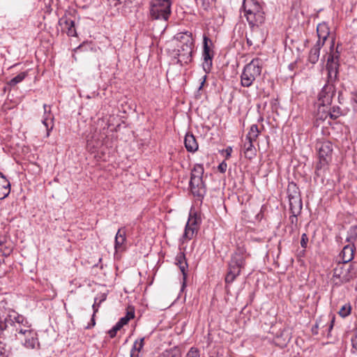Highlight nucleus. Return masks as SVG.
Listing matches in <instances>:
<instances>
[{"label":"nucleus","instance_id":"nucleus-33","mask_svg":"<svg viewBox=\"0 0 357 357\" xmlns=\"http://www.w3.org/2000/svg\"><path fill=\"white\" fill-rule=\"evenodd\" d=\"M334 45H335V39L332 38L331 44V47H330V52H329V55H328V57L327 59H328L329 61L338 62L339 57H340V52L337 50L338 47H337L336 50H334Z\"/></svg>","mask_w":357,"mask_h":357},{"label":"nucleus","instance_id":"nucleus-8","mask_svg":"<svg viewBox=\"0 0 357 357\" xmlns=\"http://www.w3.org/2000/svg\"><path fill=\"white\" fill-rule=\"evenodd\" d=\"M203 66L205 70H209L212 67V60L214 56V52L213 50V42L206 35H204L203 36Z\"/></svg>","mask_w":357,"mask_h":357},{"label":"nucleus","instance_id":"nucleus-7","mask_svg":"<svg viewBox=\"0 0 357 357\" xmlns=\"http://www.w3.org/2000/svg\"><path fill=\"white\" fill-rule=\"evenodd\" d=\"M170 0H151V15L155 20H167L171 13Z\"/></svg>","mask_w":357,"mask_h":357},{"label":"nucleus","instance_id":"nucleus-26","mask_svg":"<svg viewBox=\"0 0 357 357\" xmlns=\"http://www.w3.org/2000/svg\"><path fill=\"white\" fill-rule=\"evenodd\" d=\"M255 141H246L244 143V154L245 158L252 159L256 155V149L253 145Z\"/></svg>","mask_w":357,"mask_h":357},{"label":"nucleus","instance_id":"nucleus-29","mask_svg":"<svg viewBox=\"0 0 357 357\" xmlns=\"http://www.w3.org/2000/svg\"><path fill=\"white\" fill-rule=\"evenodd\" d=\"M287 195L289 199L301 197L299 188L295 183L291 182L289 183L287 187Z\"/></svg>","mask_w":357,"mask_h":357},{"label":"nucleus","instance_id":"nucleus-28","mask_svg":"<svg viewBox=\"0 0 357 357\" xmlns=\"http://www.w3.org/2000/svg\"><path fill=\"white\" fill-rule=\"evenodd\" d=\"M144 337L136 340L130 351V357H139V352L144 347Z\"/></svg>","mask_w":357,"mask_h":357},{"label":"nucleus","instance_id":"nucleus-10","mask_svg":"<svg viewBox=\"0 0 357 357\" xmlns=\"http://www.w3.org/2000/svg\"><path fill=\"white\" fill-rule=\"evenodd\" d=\"M190 188L192 194L199 199H202L206 192L202 177H190Z\"/></svg>","mask_w":357,"mask_h":357},{"label":"nucleus","instance_id":"nucleus-36","mask_svg":"<svg viewBox=\"0 0 357 357\" xmlns=\"http://www.w3.org/2000/svg\"><path fill=\"white\" fill-rule=\"evenodd\" d=\"M204 174V167L202 165L196 164L191 172L190 177H202Z\"/></svg>","mask_w":357,"mask_h":357},{"label":"nucleus","instance_id":"nucleus-15","mask_svg":"<svg viewBox=\"0 0 357 357\" xmlns=\"http://www.w3.org/2000/svg\"><path fill=\"white\" fill-rule=\"evenodd\" d=\"M126 230L125 227L119 229L115 236L114 249L115 251L122 252L126 250Z\"/></svg>","mask_w":357,"mask_h":357},{"label":"nucleus","instance_id":"nucleus-44","mask_svg":"<svg viewBox=\"0 0 357 357\" xmlns=\"http://www.w3.org/2000/svg\"><path fill=\"white\" fill-rule=\"evenodd\" d=\"M227 167V163L222 162L218 165V169L221 173H225L226 172Z\"/></svg>","mask_w":357,"mask_h":357},{"label":"nucleus","instance_id":"nucleus-17","mask_svg":"<svg viewBox=\"0 0 357 357\" xmlns=\"http://www.w3.org/2000/svg\"><path fill=\"white\" fill-rule=\"evenodd\" d=\"M175 261L176 264L179 267V269L183 274V280L184 283L187 278V271L188 268L184 252H179L176 256Z\"/></svg>","mask_w":357,"mask_h":357},{"label":"nucleus","instance_id":"nucleus-49","mask_svg":"<svg viewBox=\"0 0 357 357\" xmlns=\"http://www.w3.org/2000/svg\"><path fill=\"white\" fill-rule=\"evenodd\" d=\"M205 80H206V76L203 77V80H202V82L201 83V85L199 86V89L202 88V86H203V85H204V84L205 82Z\"/></svg>","mask_w":357,"mask_h":357},{"label":"nucleus","instance_id":"nucleus-25","mask_svg":"<svg viewBox=\"0 0 357 357\" xmlns=\"http://www.w3.org/2000/svg\"><path fill=\"white\" fill-rule=\"evenodd\" d=\"M24 345L29 349H33L38 344V339L36 337V333L33 331L30 333V335H26L23 337Z\"/></svg>","mask_w":357,"mask_h":357},{"label":"nucleus","instance_id":"nucleus-30","mask_svg":"<svg viewBox=\"0 0 357 357\" xmlns=\"http://www.w3.org/2000/svg\"><path fill=\"white\" fill-rule=\"evenodd\" d=\"M259 133L260 130H259L257 125L253 124L250 126V130L248 135H246L245 140L255 142Z\"/></svg>","mask_w":357,"mask_h":357},{"label":"nucleus","instance_id":"nucleus-3","mask_svg":"<svg viewBox=\"0 0 357 357\" xmlns=\"http://www.w3.org/2000/svg\"><path fill=\"white\" fill-rule=\"evenodd\" d=\"M175 38L178 41V63L181 66L188 64L192 61L193 50V38L192 33L189 32L179 33Z\"/></svg>","mask_w":357,"mask_h":357},{"label":"nucleus","instance_id":"nucleus-18","mask_svg":"<svg viewBox=\"0 0 357 357\" xmlns=\"http://www.w3.org/2000/svg\"><path fill=\"white\" fill-rule=\"evenodd\" d=\"M317 33L318 36L317 41L322 42L324 44L330 35V29L328 24L324 22L319 23L317 26Z\"/></svg>","mask_w":357,"mask_h":357},{"label":"nucleus","instance_id":"nucleus-23","mask_svg":"<svg viewBox=\"0 0 357 357\" xmlns=\"http://www.w3.org/2000/svg\"><path fill=\"white\" fill-rule=\"evenodd\" d=\"M324 45L322 42L317 41L315 45L311 48L308 56V60L310 63L314 64L319 61L320 50Z\"/></svg>","mask_w":357,"mask_h":357},{"label":"nucleus","instance_id":"nucleus-39","mask_svg":"<svg viewBox=\"0 0 357 357\" xmlns=\"http://www.w3.org/2000/svg\"><path fill=\"white\" fill-rule=\"evenodd\" d=\"M342 114L341 109L340 107H333L331 110L329 112V116L332 119H337Z\"/></svg>","mask_w":357,"mask_h":357},{"label":"nucleus","instance_id":"nucleus-13","mask_svg":"<svg viewBox=\"0 0 357 357\" xmlns=\"http://www.w3.org/2000/svg\"><path fill=\"white\" fill-rule=\"evenodd\" d=\"M59 24L61 27L62 30L66 32L68 36L74 37L77 36L75 22L67 16H63L61 17L59 20Z\"/></svg>","mask_w":357,"mask_h":357},{"label":"nucleus","instance_id":"nucleus-22","mask_svg":"<svg viewBox=\"0 0 357 357\" xmlns=\"http://www.w3.org/2000/svg\"><path fill=\"white\" fill-rule=\"evenodd\" d=\"M185 147L188 151L194 153L198 149V143L195 137L190 132L186 133L184 139Z\"/></svg>","mask_w":357,"mask_h":357},{"label":"nucleus","instance_id":"nucleus-5","mask_svg":"<svg viewBox=\"0 0 357 357\" xmlns=\"http://www.w3.org/2000/svg\"><path fill=\"white\" fill-rule=\"evenodd\" d=\"M261 61L254 59L245 65L241 75V85L243 87H250L260 77L261 73Z\"/></svg>","mask_w":357,"mask_h":357},{"label":"nucleus","instance_id":"nucleus-24","mask_svg":"<svg viewBox=\"0 0 357 357\" xmlns=\"http://www.w3.org/2000/svg\"><path fill=\"white\" fill-rule=\"evenodd\" d=\"M289 202L291 214L299 215L303 208L301 197L289 199Z\"/></svg>","mask_w":357,"mask_h":357},{"label":"nucleus","instance_id":"nucleus-46","mask_svg":"<svg viewBox=\"0 0 357 357\" xmlns=\"http://www.w3.org/2000/svg\"><path fill=\"white\" fill-rule=\"evenodd\" d=\"M353 349L357 351V333L351 340Z\"/></svg>","mask_w":357,"mask_h":357},{"label":"nucleus","instance_id":"nucleus-45","mask_svg":"<svg viewBox=\"0 0 357 357\" xmlns=\"http://www.w3.org/2000/svg\"><path fill=\"white\" fill-rule=\"evenodd\" d=\"M100 305V303H96V299L95 303L92 305L93 310V316H95L96 313L98 312Z\"/></svg>","mask_w":357,"mask_h":357},{"label":"nucleus","instance_id":"nucleus-20","mask_svg":"<svg viewBox=\"0 0 357 357\" xmlns=\"http://www.w3.org/2000/svg\"><path fill=\"white\" fill-rule=\"evenodd\" d=\"M10 192V183L6 177L0 172V200L8 196Z\"/></svg>","mask_w":357,"mask_h":357},{"label":"nucleus","instance_id":"nucleus-43","mask_svg":"<svg viewBox=\"0 0 357 357\" xmlns=\"http://www.w3.org/2000/svg\"><path fill=\"white\" fill-rule=\"evenodd\" d=\"M120 329L121 328L119 327H118V326L116 324H115V326L111 330H109L108 332L110 337H112V338L114 337L116 335L117 331H119Z\"/></svg>","mask_w":357,"mask_h":357},{"label":"nucleus","instance_id":"nucleus-12","mask_svg":"<svg viewBox=\"0 0 357 357\" xmlns=\"http://www.w3.org/2000/svg\"><path fill=\"white\" fill-rule=\"evenodd\" d=\"M334 95V87L332 84H326L319 93V101L323 106L330 105Z\"/></svg>","mask_w":357,"mask_h":357},{"label":"nucleus","instance_id":"nucleus-47","mask_svg":"<svg viewBox=\"0 0 357 357\" xmlns=\"http://www.w3.org/2000/svg\"><path fill=\"white\" fill-rule=\"evenodd\" d=\"M351 99L357 104V90H355L351 93Z\"/></svg>","mask_w":357,"mask_h":357},{"label":"nucleus","instance_id":"nucleus-14","mask_svg":"<svg viewBox=\"0 0 357 357\" xmlns=\"http://www.w3.org/2000/svg\"><path fill=\"white\" fill-rule=\"evenodd\" d=\"M44 117L42 120L43 124L45 126L47 130V137L50 136V132L54 128V116L51 114L50 105L44 104Z\"/></svg>","mask_w":357,"mask_h":357},{"label":"nucleus","instance_id":"nucleus-50","mask_svg":"<svg viewBox=\"0 0 357 357\" xmlns=\"http://www.w3.org/2000/svg\"><path fill=\"white\" fill-rule=\"evenodd\" d=\"M94 317L95 316L93 315L92 316V319H91V322H92V326H93L96 324Z\"/></svg>","mask_w":357,"mask_h":357},{"label":"nucleus","instance_id":"nucleus-9","mask_svg":"<svg viewBox=\"0 0 357 357\" xmlns=\"http://www.w3.org/2000/svg\"><path fill=\"white\" fill-rule=\"evenodd\" d=\"M199 229V218L196 215H190L188 220L186 223L184 233L182 238L183 240H190L197 234Z\"/></svg>","mask_w":357,"mask_h":357},{"label":"nucleus","instance_id":"nucleus-31","mask_svg":"<svg viewBox=\"0 0 357 357\" xmlns=\"http://www.w3.org/2000/svg\"><path fill=\"white\" fill-rule=\"evenodd\" d=\"M135 317V311L133 309L128 310L126 314L121 317L119 321L116 324L118 327L121 328L123 326L126 325L128 321Z\"/></svg>","mask_w":357,"mask_h":357},{"label":"nucleus","instance_id":"nucleus-48","mask_svg":"<svg viewBox=\"0 0 357 357\" xmlns=\"http://www.w3.org/2000/svg\"><path fill=\"white\" fill-rule=\"evenodd\" d=\"M247 43L248 45L251 46L254 45L255 42L252 40V39L247 37Z\"/></svg>","mask_w":357,"mask_h":357},{"label":"nucleus","instance_id":"nucleus-27","mask_svg":"<svg viewBox=\"0 0 357 357\" xmlns=\"http://www.w3.org/2000/svg\"><path fill=\"white\" fill-rule=\"evenodd\" d=\"M12 252V249L7 247L3 243L0 242V268L2 265H4L6 261L5 259Z\"/></svg>","mask_w":357,"mask_h":357},{"label":"nucleus","instance_id":"nucleus-34","mask_svg":"<svg viewBox=\"0 0 357 357\" xmlns=\"http://www.w3.org/2000/svg\"><path fill=\"white\" fill-rule=\"evenodd\" d=\"M26 76H27L26 72H22L20 74H18L17 76H15V77L11 79L9 81L8 84L11 86H14L17 84L22 82Z\"/></svg>","mask_w":357,"mask_h":357},{"label":"nucleus","instance_id":"nucleus-52","mask_svg":"<svg viewBox=\"0 0 357 357\" xmlns=\"http://www.w3.org/2000/svg\"><path fill=\"white\" fill-rule=\"evenodd\" d=\"M293 66H294V64H293V63H291V64L289 66V67L290 68H293Z\"/></svg>","mask_w":357,"mask_h":357},{"label":"nucleus","instance_id":"nucleus-19","mask_svg":"<svg viewBox=\"0 0 357 357\" xmlns=\"http://www.w3.org/2000/svg\"><path fill=\"white\" fill-rule=\"evenodd\" d=\"M298 215L291 214L289 218V224L286 227V231L289 232V235L292 236L294 238L298 236Z\"/></svg>","mask_w":357,"mask_h":357},{"label":"nucleus","instance_id":"nucleus-4","mask_svg":"<svg viewBox=\"0 0 357 357\" xmlns=\"http://www.w3.org/2000/svg\"><path fill=\"white\" fill-rule=\"evenodd\" d=\"M242 8L244 16L251 26H258L264 22L265 13L256 0H243Z\"/></svg>","mask_w":357,"mask_h":357},{"label":"nucleus","instance_id":"nucleus-51","mask_svg":"<svg viewBox=\"0 0 357 357\" xmlns=\"http://www.w3.org/2000/svg\"><path fill=\"white\" fill-rule=\"evenodd\" d=\"M227 154H228V155H230V151H231V147L228 148V149H227Z\"/></svg>","mask_w":357,"mask_h":357},{"label":"nucleus","instance_id":"nucleus-16","mask_svg":"<svg viewBox=\"0 0 357 357\" xmlns=\"http://www.w3.org/2000/svg\"><path fill=\"white\" fill-rule=\"evenodd\" d=\"M355 246L354 244L349 243L345 245L341 252L340 253L339 258L340 262L351 263V261L354 259Z\"/></svg>","mask_w":357,"mask_h":357},{"label":"nucleus","instance_id":"nucleus-11","mask_svg":"<svg viewBox=\"0 0 357 357\" xmlns=\"http://www.w3.org/2000/svg\"><path fill=\"white\" fill-rule=\"evenodd\" d=\"M335 318L332 317L331 319H328L325 320L324 318H321L316 321L314 326L312 328V332L313 334H318V329H322V333L324 334L327 332V336L329 335L331 331L333 329Z\"/></svg>","mask_w":357,"mask_h":357},{"label":"nucleus","instance_id":"nucleus-38","mask_svg":"<svg viewBox=\"0 0 357 357\" xmlns=\"http://www.w3.org/2000/svg\"><path fill=\"white\" fill-rule=\"evenodd\" d=\"M351 312V305L349 304L344 305L339 310V314L342 317H347Z\"/></svg>","mask_w":357,"mask_h":357},{"label":"nucleus","instance_id":"nucleus-41","mask_svg":"<svg viewBox=\"0 0 357 357\" xmlns=\"http://www.w3.org/2000/svg\"><path fill=\"white\" fill-rule=\"evenodd\" d=\"M197 4L201 3L202 8L204 10H207L210 7V2L208 0H197Z\"/></svg>","mask_w":357,"mask_h":357},{"label":"nucleus","instance_id":"nucleus-21","mask_svg":"<svg viewBox=\"0 0 357 357\" xmlns=\"http://www.w3.org/2000/svg\"><path fill=\"white\" fill-rule=\"evenodd\" d=\"M338 65V62L327 59L326 69L329 82H333L337 79Z\"/></svg>","mask_w":357,"mask_h":357},{"label":"nucleus","instance_id":"nucleus-2","mask_svg":"<svg viewBox=\"0 0 357 357\" xmlns=\"http://www.w3.org/2000/svg\"><path fill=\"white\" fill-rule=\"evenodd\" d=\"M333 271V282L337 286H340L356 278L357 263L337 261Z\"/></svg>","mask_w":357,"mask_h":357},{"label":"nucleus","instance_id":"nucleus-40","mask_svg":"<svg viewBox=\"0 0 357 357\" xmlns=\"http://www.w3.org/2000/svg\"><path fill=\"white\" fill-rule=\"evenodd\" d=\"M186 357H200L199 350L195 347H191L187 353Z\"/></svg>","mask_w":357,"mask_h":357},{"label":"nucleus","instance_id":"nucleus-42","mask_svg":"<svg viewBox=\"0 0 357 357\" xmlns=\"http://www.w3.org/2000/svg\"><path fill=\"white\" fill-rule=\"evenodd\" d=\"M308 243V237L305 233L303 234L301 239V245L303 248H306Z\"/></svg>","mask_w":357,"mask_h":357},{"label":"nucleus","instance_id":"nucleus-37","mask_svg":"<svg viewBox=\"0 0 357 357\" xmlns=\"http://www.w3.org/2000/svg\"><path fill=\"white\" fill-rule=\"evenodd\" d=\"M31 327H21L17 333V337L16 338L21 342H23V337L26 335H30V333L33 331Z\"/></svg>","mask_w":357,"mask_h":357},{"label":"nucleus","instance_id":"nucleus-6","mask_svg":"<svg viewBox=\"0 0 357 357\" xmlns=\"http://www.w3.org/2000/svg\"><path fill=\"white\" fill-rule=\"evenodd\" d=\"M316 149L318 152L319 161L317 165V169H321L326 167L332 160L333 144L330 141L319 139L316 143Z\"/></svg>","mask_w":357,"mask_h":357},{"label":"nucleus","instance_id":"nucleus-1","mask_svg":"<svg viewBox=\"0 0 357 357\" xmlns=\"http://www.w3.org/2000/svg\"><path fill=\"white\" fill-rule=\"evenodd\" d=\"M248 257V255L244 246H238L236 248L229 263L228 272L225 277L227 284L232 283L236 277L241 274V270L245 266V260Z\"/></svg>","mask_w":357,"mask_h":357},{"label":"nucleus","instance_id":"nucleus-32","mask_svg":"<svg viewBox=\"0 0 357 357\" xmlns=\"http://www.w3.org/2000/svg\"><path fill=\"white\" fill-rule=\"evenodd\" d=\"M158 357H181V349L174 347L164 351Z\"/></svg>","mask_w":357,"mask_h":357},{"label":"nucleus","instance_id":"nucleus-35","mask_svg":"<svg viewBox=\"0 0 357 357\" xmlns=\"http://www.w3.org/2000/svg\"><path fill=\"white\" fill-rule=\"evenodd\" d=\"M357 238V227H351L349 231H348V236L346 238V241L350 243L354 244V241Z\"/></svg>","mask_w":357,"mask_h":357}]
</instances>
